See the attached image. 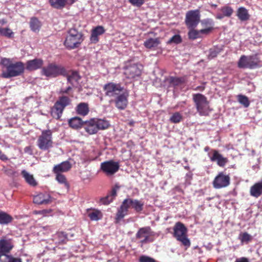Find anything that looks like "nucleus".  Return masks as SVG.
<instances>
[{
  "label": "nucleus",
  "mask_w": 262,
  "mask_h": 262,
  "mask_svg": "<svg viewBox=\"0 0 262 262\" xmlns=\"http://www.w3.org/2000/svg\"><path fill=\"white\" fill-rule=\"evenodd\" d=\"M83 34L75 28L70 29L67 33L64 45L69 49L78 48L83 41Z\"/></svg>",
  "instance_id": "nucleus-1"
},
{
  "label": "nucleus",
  "mask_w": 262,
  "mask_h": 262,
  "mask_svg": "<svg viewBox=\"0 0 262 262\" xmlns=\"http://www.w3.org/2000/svg\"><path fill=\"white\" fill-rule=\"evenodd\" d=\"M237 66L239 69L253 70L260 68L261 63L257 55H243L237 62Z\"/></svg>",
  "instance_id": "nucleus-2"
},
{
  "label": "nucleus",
  "mask_w": 262,
  "mask_h": 262,
  "mask_svg": "<svg viewBox=\"0 0 262 262\" xmlns=\"http://www.w3.org/2000/svg\"><path fill=\"white\" fill-rule=\"evenodd\" d=\"M41 74L49 78H55L59 75H67V71L62 66L50 63L41 69Z\"/></svg>",
  "instance_id": "nucleus-3"
},
{
  "label": "nucleus",
  "mask_w": 262,
  "mask_h": 262,
  "mask_svg": "<svg viewBox=\"0 0 262 262\" xmlns=\"http://www.w3.org/2000/svg\"><path fill=\"white\" fill-rule=\"evenodd\" d=\"M193 100L200 115H208L211 110L210 109L209 102L206 97L203 95L198 93L193 95Z\"/></svg>",
  "instance_id": "nucleus-4"
},
{
  "label": "nucleus",
  "mask_w": 262,
  "mask_h": 262,
  "mask_svg": "<svg viewBox=\"0 0 262 262\" xmlns=\"http://www.w3.org/2000/svg\"><path fill=\"white\" fill-rule=\"evenodd\" d=\"M173 236L178 241H180L185 246H190V241L186 236L187 230L183 224L177 223L173 227Z\"/></svg>",
  "instance_id": "nucleus-5"
},
{
  "label": "nucleus",
  "mask_w": 262,
  "mask_h": 262,
  "mask_svg": "<svg viewBox=\"0 0 262 262\" xmlns=\"http://www.w3.org/2000/svg\"><path fill=\"white\" fill-rule=\"evenodd\" d=\"M52 133L51 130L42 131L41 134L38 137L37 145L38 148L42 150H47L52 146Z\"/></svg>",
  "instance_id": "nucleus-6"
},
{
  "label": "nucleus",
  "mask_w": 262,
  "mask_h": 262,
  "mask_svg": "<svg viewBox=\"0 0 262 262\" xmlns=\"http://www.w3.org/2000/svg\"><path fill=\"white\" fill-rule=\"evenodd\" d=\"M70 103L71 100L68 97L66 96L59 97L52 109V116L56 119H59L64 108L70 105Z\"/></svg>",
  "instance_id": "nucleus-7"
},
{
  "label": "nucleus",
  "mask_w": 262,
  "mask_h": 262,
  "mask_svg": "<svg viewBox=\"0 0 262 262\" xmlns=\"http://www.w3.org/2000/svg\"><path fill=\"white\" fill-rule=\"evenodd\" d=\"M25 70L24 64L21 61L12 63L8 68V71H3L2 76L5 78H10L22 74Z\"/></svg>",
  "instance_id": "nucleus-8"
},
{
  "label": "nucleus",
  "mask_w": 262,
  "mask_h": 262,
  "mask_svg": "<svg viewBox=\"0 0 262 262\" xmlns=\"http://www.w3.org/2000/svg\"><path fill=\"white\" fill-rule=\"evenodd\" d=\"M201 15L199 10H190L186 14L185 23L188 29H194L200 21Z\"/></svg>",
  "instance_id": "nucleus-9"
},
{
  "label": "nucleus",
  "mask_w": 262,
  "mask_h": 262,
  "mask_svg": "<svg viewBox=\"0 0 262 262\" xmlns=\"http://www.w3.org/2000/svg\"><path fill=\"white\" fill-rule=\"evenodd\" d=\"M124 89L120 84L114 82H109L105 84L103 86L105 95L109 97L115 98L120 94Z\"/></svg>",
  "instance_id": "nucleus-10"
},
{
  "label": "nucleus",
  "mask_w": 262,
  "mask_h": 262,
  "mask_svg": "<svg viewBox=\"0 0 262 262\" xmlns=\"http://www.w3.org/2000/svg\"><path fill=\"white\" fill-rule=\"evenodd\" d=\"M120 167L118 162L109 160L101 163V170L107 176H112L116 173Z\"/></svg>",
  "instance_id": "nucleus-11"
},
{
  "label": "nucleus",
  "mask_w": 262,
  "mask_h": 262,
  "mask_svg": "<svg viewBox=\"0 0 262 262\" xmlns=\"http://www.w3.org/2000/svg\"><path fill=\"white\" fill-rule=\"evenodd\" d=\"M128 91L124 89L120 94L115 97L114 100L116 107L120 110H124L128 104Z\"/></svg>",
  "instance_id": "nucleus-12"
},
{
  "label": "nucleus",
  "mask_w": 262,
  "mask_h": 262,
  "mask_svg": "<svg viewBox=\"0 0 262 262\" xmlns=\"http://www.w3.org/2000/svg\"><path fill=\"white\" fill-rule=\"evenodd\" d=\"M142 70V65L134 64L125 68L124 74L128 79H134L140 76Z\"/></svg>",
  "instance_id": "nucleus-13"
},
{
  "label": "nucleus",
  "mask_w": 262,
  "mask_h": 262,
  "mask_svg": "<svg viewBox=\"0 0 262 262\" xmlns=\"http://www.w3.org/2000/svg\"><path fill=\"white\" fill-rule=\"evenodd\" d=\"M13 247L10 240L2 239L0 240V262L5 259V256H10L7 253H9Z\"/></svg>",
  "instance_id": "nucleus-14"
},
{
  "label": "nucleus",
  "mask_w": 262,
  "mask_h": 262,
  "mask_svg": "<svg viewBox=\"0 0 262 262\" xmlns=\"http://www.w3.org/2000/svg\"><path fill=\"white\" fill-rule=\"evenodd\" d=\"M230 177L228 175L220 173L213 181V187L216 189L227 187L230 184Z\"/></svg>",
  "instance_id": "nucleus-15"
},
{
  "label": "nucleus",
  "mask_w": 262,
  "mask_h": 262,
  "mask_svg": "<svg viewBox=\"0 0 262 262\" xmlns=\"http://www.w3.org/2000/svg\"><path fill=\"white\" fill-rule=\"evenodd\" d=\"M212 161L216 162L220 166H224L228 162L226 158L223 157L217 150H213L212 153L208 154Z\"/></svg>",
  "instance_id": "nucleus-16"
},
{
  "label": "nucleus",
  "mask_w": 262,
  "mask_h": 262,
  "mask_svg": "<svg viewBox=\"0 0 262 262\" xmlns=\"http://www.w3.org/2000/svg\"><path fill=\"white\" fill-rule=\"evenodd\" d=\"M151 229L149 227H145L141 228L136 233V236L137 238L141 239L142 244H144L147 242L149 237L150 236Z\"/></svg>",
  "instance_id": "nucleus-17"
},
{
  "label": "nucleus",
  "mask_w": 262,
  "mask_h": 262,
  "mask_svg": "<svg viewBox=\"0 0 262 262\" xmlns=\"http://www.w3.org/2000/svg\"><path fill=\"white\" fill-rule=\"evenodd\" d=\"M84 129L86 132L90 135L96 134L98 129L94 118H92L89 121H85L84 124Z\"/></svg>",
  "instance_id": "nucleus-18"
},
{
  "label": "nucleus",
  "mask_w": 262,
  "mask_h": 262,
  "mask_svg": "<svg viewBox=\"0 0 262 262\" xmlns=\"http://www.w3.org/2000/svg\"><path fill=\"white\" fill-rule=\"evenodd\" d=\"M43 61L39 58L28 60L26 62V69L28 71H35L42 67Z\"/></svg>",
  "instance_id": "nucleus-19"
},
{
  "label": "nucleus",
  "mask_w": 262,
  "mask_h": 262,
  "mask_svg": "<svg viewBox=\"0 0 262 262\" xmlns=\"http://www.w3.org/2000/svg\"><path fill=\"white\" fill-rule=\"evenodd\" d=\"M125 200L129 208H134L138 212H141L143 210L144 203L141 201L130 198Z\"/></svg>",
  "instance_id": "nucleus-20"
},
{
  "label": "nucleus",
  "mask_w": 262,
  "mask_h": 262,
  "mask_svg": "<svg viewBox=\"0 0 262 262\" xmlns=\"http://www.w3.org/2000/svg\"><path fill=\"white\" fill-rule=\"evenodd\" d=\"M51 202V196L48 193H40L34 196L33 202L35 204H48Z\"/></svg>",
  "instance_id": "nucleus-21"
},
{
  "label": "nucleus",
  "mask_w": 262,
  "mask_h": 262,
  "mask_svg": "<svg viewBox=\"0 0 262 262\" xmlns=\"http://www.w3.org/2000/svg\"><path fill=\"white\" fill-rule=\"evenodd\" d=\"M105 32V29L101 26H98L92 30V33L90 37L91 41L92 43H96L99 41L98 36L103 34Z\"/></svg>",
  "instance_id": "nucleus-22"
},
{
  "label": "nucleus",
  "mask_w": 262,
  "mask_h": 262,
  "mask_svg": "<svg viewBox=\"0 0 262 262\" xmlns=\"http://www.w3.org/2000/svg\"><path fill=\"white\" fill-rule=\"evenodd\" d=\"M72 167V164L68 161H64L60 164L54 166L53 171L54 173L65 172L69 171Z\"/></svg>",
  "instance_id": "nucleus-23"
},
{
  "label": "nucleus",
  "mask_w": 262,
  "mask_h": 262,
  "mask_svg": "<svg viewBox=\"0 0 262 262\" xmlns=\"http://www.w3.org/2000/svg\"><path fill=\"white\" fill-rule=\"evenodd\" d=\"M119 187L117 186L114 187L111 192L104 198H102L100 200V202L104 205H108L113 201L117 195V191Z\"/></svg>",
  "instance_id": "nucleus-24"
},
{
  "label": "nucleus",
  "mask_w": 262,
  "mask_h": 262,
  "mask_svg": "<svg viewBox=\"0 0 262 262\" xmlns=\"http://www.w3.org/2000/svg\"><path fill=\"white\" fill-rule=\"evenodd\" d=\"M51 5L56 9L63 8L66 5H72L76 0H49Z\"/></svg>",
  "instance_id": "nucleus-25"
},
{
  "label": "nucleus",
  "mask_w": 262,
  "mask_h": 262,
  "mask_svg": "<svg viewBox=\"0 0 262 262\" xmlns=\"http://www.w3.org/2000/svg\"><path fill=\"white\" fill-rule=\"evenodd\" d=\"M250 194L255 198H258L262 194V179L251 187Z\"/></svg>",
  "instance_id": "nucleus-26"
},
{
  "label": "nucleus",
  "mask_w": 262,
  "mask_h": 262,
  "mask_svg": "<svg viewBox=\"0 0 262 262\" xmlns=\"http://www.w3.org/2000/svg\"><path fill=\"white\" fill-rule=\"evenodd\" d=\"M128 208L129 207L127 204V203L125 202V200H124L120 207L118 210V212L116 214V219L120 220L123 219L126 215H127Z\"/></svg>",
  "instance_id": "nucleus-27"
},
{
  "label": "nucleus",
  "mask_w": 262,
  "mask_h": 262,
  "mask_svg": "<svg viewBox=\"0 0 262 262\" xmlns=\"http://www.w3.org/2000/svg\"><path fill=\"white\" fill-rule=\"evenodd\" d=\"M167 82L169 83V87H172L174 89L181 86L184 84L183 78L170 76L167 79Z\"/></svg>",
  "instance_id": "nucleus-28"
},
{
  "label": "nucleus",
  "mask_w": 262,
  "mask_h": 262,
  "mask_svg": "<svg viewBox=\"0 0 262 262\" xmlns=\"http://www.w3.org/2000/svg\"><path fill=\"white\" fill-rule=\"evenodd\" d=\"M76 112L77 114L85 116L89 112V107L87 103L81 102L79 103L76 107Z\"/></svg>",
  "instance_id": "nucleus-29"
},
{
  "label": "nucleus",
  "mask_w": 262,
  "mask_h": 262,
  "mask_svg": "<svg viewBox=\"0 0 262 262\" xmlns=\"http://www.w3.org/2000/svg\"><path fill=\"white\" fill-rule=\"evenodd\" d=\"M21 174L25 179L26 182L30 185L35 186L37 185V182L34 178L33 176L26 170H23L21 172Z\"/></svg>",
  "instance_id": "nucleus-30"
},
{
  "label": "nucleus",
  "mask_w": 262,
  "mask_h": 262,
  "mask_svg": "<svg viewBox=\"0 0 262 262\" xmlns=\"http://www.w3.org/2000/svg\"><path fill=\"white\" fill-rule=\"evenodd\" d=\"M237 16L241 21H246L250 18L248 10L244 7H239L237 11Z\"/></svg>",
  "instance_id": "nucleus-31"
},
{
  "label": "nucleus",
  "mask_w": 262,
  "mask_h": 262,
  "mask_svg": "<svg viewBox=\"0 0 262 262\" xmlns=\"http://www.w3.org/2000/svg\"><path fill=\"white\" fill-rule=\"evenodd\" d=\"M160 40L158 38H149L144 42V46L147 49L156 48L160 44Z\"/></svg>",
  "instance_id": "nucleus-32"
},
{
  "label": "nucleus",
  "mask_w": 262,
  "mask_h": 262,
  "mask_svg": "<svg viewBox=\"0 0 262 262\" xmlns=\"http://www.w3.org/2000/svg\"><path fill=\"white\" fill-rule=\"evenodd\" d=\"M69 124L70 127L74 129H78L84 124L81 118L78 117H73L69 121Z\"/></svg>",
  "instance_id": "nucleus-33"
},
{
  "label": "nucleus",
  "mask_w": 262,
  "mask_h": 262,
  "mask_svg": "<svg viewBox=\"0 0 262 262\" xmlns=\"http://www.w3.org/2000/svg\"><path fill=\"white\" fill-rule=\"evenodd\" d=\"M13 221V217L7 213L1 211H0V224L8 225L11 223Z\"/></svg>",
  "instance_id": "nucleus-34"
},
{
  "label": "nucleus",
  "mask_w": 262,
  "mask_h": 262,
  "mask_svg": "<svg viewBox=\"0 0 262 262\" xmlns=\"http://www.w3.org/2000/svg\"><path fill=\"white\" fill-rule=\"evenodd\" d=\"M98 130H104L107 128L110 124L109 122L104 119L94 118Z\"/></svg>",
  "instance_id": "nucleus-35"
},
{
  "label": "nucleus",
  "mask_w": 262,
  "mask_h": 262,
  "mask_svg": "<svg viewBox=\"0 0 262 262\" xmlns=\"http://www.w3.org/2000/svg\"><path fill=\"white\" fill-rule=\"evenodd\" d=\"M67 235L63 232H58L54 237L56 243L63 244L67 241Z\"/></svg>",
  "instance_id": "nucleus-36"
},
{
  "label": "nucleus",
  "mask_w": 262,
  "mask_h": 262,
  "mask_svg": "<svg viewBox=\"0 0 262 262\" xmlns=\"http://www.w3.org/2000/svg\"><path fill=\"white\" fill-rule=\"evenodd\" d=\"M80 77L77 72H72L67 76V80L72 84H74L79 80Z\"/></svg>",
  "instance_id": "nucleus-37"
},
{
  "label": "nucleus",
  "mask_w": 262,
  "mask_h": 262,
  "mask_svg": "<svg viewBox=\"0 0 262 262\" xmlns=\"http://www.w3.org/2000/svg\"><path fill=\"white\" fill-rule=\"evenodd\" d=\"M88 216L92 221H98L102 217V214L99 210H95L88 213Z\"/></svg>",
  "instance_id": "nucleus-38"
},
{
  "label": "nucleus",
  "mask_w": 262,
  "mask_h": 262,
  "mask_svg": "<svg viewBox=\"0 0 262 262\" xmlns=\"http://www.w3.org/2000/svg\"><path fill=\"white\" fill-rule=\"evenodd\" d=\"M30 26L31 30L36 32L39 30L40 27V23L36 18H32L30 20Z\"/></svg>",
  "instance_id": "nucleus-39"
},
{
  "label": "nucleus",
  "mask_w": 262,
  "mask_h": 262,
  "mask_svg": "<svg viewBox=\"0 0 262 262\" xmlns=\"http://www.w3.org/2000/svg\"><path fill=\"white\" fill-rule=\"evenodd\" d=\"M14 33L9 28L0 27V35L10 38L13 37Z\"/></svg>",
  "instance_id": "nucleus-40"
},
{
  "label": "nucleus",
  "mask_w": 262,
  "mask_h": 262,
  "mask_svg": "<svg viewBox=\"0 0 262 262\" xmlns=\"http://www.w3.org/2000/svg\"><path fill=\"white\" fill-rule=\"evenodd\" d=\"M237 100L239 103L242 104L245 107H248L250 105V101L248 98L243 95L237 96Z\"/></svg>",
  "instance_id": "nucleus-41"
},
{
  "label": "nucleus",
  "mask_w": 262,
  "mask_h": 262,
  "mask_svg": "<svg viewBox=\"0 0 262 262\" xmlns=\"http://www.w3.org/2000/svg\"><path fill=\"white\" fill-rule=\"evenodd\" d=\"M183 116L179 112L173 113L170 117L169 120L173 123H178L182 120Z\"/></svg>",
  "instance_id": "nucleus-42"
},
{
  "label": "nucleus",
  "mask_w": 262,
  "mask_h": 262,
  "mask_svg": "<svg viewBox=\"0 0 262 262\" xmlns=\"http://www.w3.org/2000/svg\"><path fill=\"white\" fill-rule=\"evenodd\" d=\"M221 11L224 14L226 17H230L234 11L233 9L230 6H226L221 8Z\"/></svg>",
  "instance_id": "nucleus-43"
},
{
  "label": "nucleus",
  "mask_w": 262,
  "mask_h": 262,
  "mask_svg": "<svg viewBox=\"0 0 262 262\" xmlns=\"http://www.w3.org/2000/svg\"><path fill=\"white\" fill-rule=\"evenodd\" d=\"M200 22L201 23V25L203 27H206V28L211 27L212 30L213 28V26L214 25V23L213 19L211 18H208L200 20Z\"/></svg>",
  "instance_id": "nucleus-44"
},
{
  "label": "nucleus",
  "mask_w": 262,
  "mask_h": 262,
  "mask_svg": "<svg viewBox=\"0 0 262 262\" xmlns=\"http://www.w3.org/2000/svg\"><path fill=\"white\" fill-rule=\"evenodd\" d=\"M189 29L190 30L188 33V35L189 39L194 40L195 39L201 38V36L200 35L199 30H194V29Z\"/></svg>",
  "instance_id": "nucleus-45"
},
{
  "label": "nucleus",
  "mask_w": 262,
  "mask_h": 262,
  "mask_svg": "<svg viewBox=\"0 0 262 262\" xmlns=\"http://www.w3.org/2000/svg\"><path fill=\"white\" fill-rule=\"evenodd\" d=\"M182 41V38L180 35L176 34L173 35L170 39L167 41V43H175L178 44Z\"/></svg>",
  "instance_id": "nucleus-46"
},
{
  "label": "nucleus",
  "mask_w": 262,
  "mask_h": 262,
  "mask_svg": "<svg viewBox=\"0 0 262 262\" xmlns=\"http://www.w3.org/2000/svg\"><path fill=\"white\" fill-rule=\"evenodd\" d=\"M0 63L6 68V71H8V68L11 66L12 63L10 59L6 58H2Z\"/></svg>",
  "instance_id": "nucleus-47"
},
{
  "label": "nucleus",
  "mask_w": 262,
  "mask_h": 262,
  "mask_svg": "<svg viewBox=\"0 0 262 262\" xmlns=\"http://www.w3.org/2000/svg\"><path fill=\"white\" fill-rule=\"evenodd\" d=\"M220 51L217 48H212L210 49L209 51V54L208 55V58L209 59H212L215 57L217 54L219 53Z\"/></svg>",
  "instance_id": "nucleus-48"
},
{
  "label": "nucleus",
  "mask_w": 262,
  "mask_h": 262,
  "mask_svg": "<svg viewBox=\"0 0 262 262\" xmlns=\"http://www.w3.org/2000/svg\"><path fill=\"white\" fill-rule=\"evenodd\" d=\"M56 174V180L60 184L67 185L66 179L64 175L60 173H55Z\"/></svg>",
  "instance_id": "nucleus-49"
},
{
  "label": "nucleus",
  "mask_w": 262,
  "mask_h": 262,
  "mask_svg": "<svg viewBox=\"0 0 262 262\" xmlns=\"http://www.w3.org/2000/svg\"><path fill=\"white\" fill-rule=\"evenodd\" d=\"M139 262H156V260L148 256L142 255L139 257Z\"/></svg>",
  "instance_id": "nucleus-50"
},
{
  "label": "nucleus",
  "mask_w": 262,
  "mask_h": 262,
  "mask_svg": "<svg viewBox=\"0 0 262 262\" xmlns=\"http://www.w3.org/2000/svg\"><path fill=\"white\" fill-rule=\"evenodd\" d=\"M240 239L242 242H248L251 239V236L247 232L240 234Z\"/></svg>",
  "instance_id": "nucleus-51"
},
{
  "label": "nucleus",
  "mask_w": 262,
  "mask_h": 262,
  "mask_svg": "<svg viewBox=\"0 0 262 262\" xmlns=\"http://www.w3.org/2000/svg\"><path fill=\"white\" fill-rule=\"evenodd\" d=\"M129 3L136 7L141 6L145 2V0H129Z\"/></svg>",
  "instance_id": "nucleus-52"
},
{
  "label": "nucleus",
  "mask_w": 262,
  "mask_h": 262,
  "mask_svg": "<svg viewBox=\"0 0 262 262\" xmlns=\"http://www.w3.org/2000/svg\"><path fill=\"white\" fill-rule=\"evenodd\" d=\"M212 31L211 27H207L205 29H201L199 30V32L200 35L201 36V38H202L204 34L207 35L208 34Z\"/></svg>",
  "instance_id": "nucleus-53"
},
{
  "label": "nucleus",
  "mask_w": 262,
  "mask_h": 262,
  "mask_svg": "<svg viewBox=\"0 0 262 262\" xmlns=\"http://www.w3.org/2000/svg\"><path fill=\"white\" fill-rule=\"evenodd\" d=\"M35 102V99L33 97L30 96L25 99L24 104L31 103L33 105V103ZM28 105H29V104H28Z\"/></svg>",
  "instance_id": "nucleus-54"
},
{
  "label": "nucleus",
  "mask_w": 262,
  "mask_h": 262,
  "mask_svg": "<svg viewBox=\"0 0 262 262\" xmlns=\"http://www.w3.org/2000/svg\"><path fill=\"white\" fill-rule=\"evenodd\" d=\"M24 151L25 153H27L30 155H32L33 154L32 149L31 146H27L24 148Z\"/></svg>",
  "instance_id": "nucleus-55"
},
{
  "label": "nucleus",
  "mask_w": 262,
  "mask_h": 262,
  "mask_svg": "<svg viewBox=\"0 0 262 262\" xmlns=\"http://www.w3.org/2000/svg\"><path fill=\"white\" fill-rule=\"evenodd\" d=\"M235 262H249V260L247 258L243 257L237 258Z\"/></svg>",
  "instance_id": "nucleus-56"
},
{
  "label": "nucleus",
  "mask_w": 262,
  "mask_h": 262,
  "mask_svg": "<svg viewBox=\"0 0 262 262\" xmlns=\"http://www.w3.org/2000/svg\"><path fill=\"white\" fill-rule=\"evenodd\" d=\"M0 160L2 161H6L8 160L7 157L4 155L2 151L0 150Z\"/></svg>",
  "instance_id": "nucleus-57"
},
{
  "label": "nucleus",
  "mask_w": 262,
  "mask_h": 262,
  "mask_svg": "<svg viewBox=\"0 0 262 262\" xmlns=\"http://www.w3.org/2000/svg\"><path fill=\"white\" fill-rule=\"evenodd\" d=\"M224 17H226V16L224 15V14L223 13L222 14L221 13H218L216 15V18L218 19H222Z\"/></svg>",
  "instance_id": "nucleus-58"
},
{
  "label": "nucleus",
  "mask_w": 262,
  "mask_h": 262,
  "mask_svg": "<svg viewBox=\"0 0 262 262\" xmlns=\"http://www.w3.org/2000/svg\"><path fill=\"white\" fill-rule=\"evenodd\" d=\"M47 212H48V211L47 210H40V211H36L35 212L36 214H45Z\"/></svg>",
  "instance_id": "nucleus-59"
},
{
  "label": "nucleus",
  "mask_w": 262,
  "mask_h": 262,
  "mask_svg": "<svg viewBox=\"0 0 262 262\" xmlns=\"http://www.w3.org/2000/svg\"><path fill=\"white\" fill-rule=\"evenodd\" d=\"M6 23V21L4 19H2L0 20V27H2L3 25H4Z\"/></svg>",
  "instance_id": "nucleus-60"
},
{
  "label": "nucleus",
  "mask_w": 262,
  "mask_h": 262,
  "mask_svg": "<svg viewBox=\"0 0 262 262\" xmlns=\"http://www.w3.org/2000/svg\"><path fill=\"white\" fill-rule=\"evenodd\" d=\"M95 159H96L95 158H90V157H89V158H86L85 159V161L89 162H91L92 161H93V160H95Z\"/></svg>",
  "instance_id": "nucleus-61"
},
{
  "label": "nucleus",
  "mask_w": 262,
  "mask_h": 262,
  "mask_svg": "<svg viewBox=\"0 0 262 262\" xmlns=\"http://www.w3.org/2000/svg\"><path fill=\"white\" fill-rule=\"evenodd\" d=\"M71 89V86H69L68 88H67V89L66 90L63 91V93H67Z\"/></svg>",
  "instance_id": "nucleus-62"
},
{
  "label": "nucleus",
  "mask_w": 262,
  "mask_h": 262,
  "mask_svg": "<svg viewBox=\"0 0 262 262\" xmlns=\"http://www.w3.org/2000/svg\"><path fill=\"white\" fill-rule=\"evenodd\" d=\"M209 149V147L208 146H206L205 147L204 150L205 151H208Z\"/></svg>",
  "instance_id": "nucleus-63"
},
{
  "label": "nucleus",
  "mask_w": 262,
  "mask_h": 262,
  "mask_svg": "<svg viewBox=\"0 0 262 262\" xmlns=\"http://www.w3.org/2000/svg\"><path fill=\"white\" fill-rule=\"evenodd\" d=\"M199 88H200V87H197V88L196 89V90H199Z\"/></svg>",
  "instance_id": "nucleus-64"
}]
</instances>
